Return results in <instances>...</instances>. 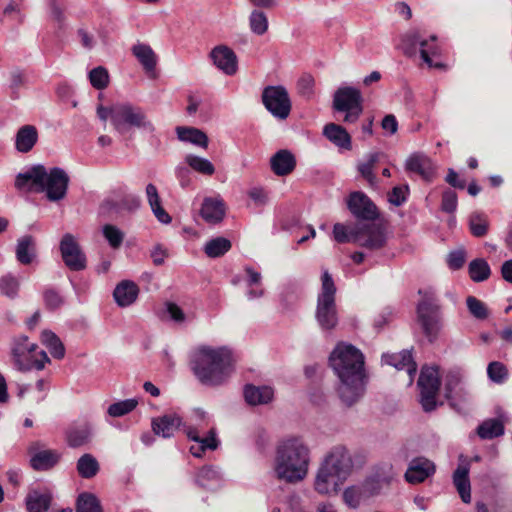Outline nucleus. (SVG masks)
Listing matches in <instances>:
<instances>
[{
	"instance_id": "nucleus-14",
	"label": "nucleus",
	"mask_w": 512,
	"mask_h": 512,
	"mask_svg": "<svg viewBox=\"0 0 512 512\" xmlns=\"http://www.w3.org/2000/svg\"><path fill=\"white\" fill-rule=\"evenodd\" d=\"M347 208L360 221L373 222L380 216L375 203L362 191L350 193L347 199Z\"/></svg>"
},
{
	"instance_id": "nucleus-5",
	"label": "nucleus",
	"mask_w": 512,
	"mask_h": 512,
	"mask_svg": "<svg viewBox=\"0 0 512 512\" xmlns=\"http://www.w3.org/2000/svg\"><path fill=\"white\" fill-rule=\"evenodd\" d=\"M352 468L353 461L347 448L342 445L333 447L318 470L315 490L321 494H336Z\"/></svg>"
},
{
	"instance_id": "nucleus-40",
	"label": "nucleus",
	"mask_w": 512,
	"mask_h": 512,
	"mask_svg": "<svg viewBox=\"0 0 512 512\" xmlns=\"http://www.w3.org/2000/svg\"><path fill=\"white\" fill-rule=\"evenodd\" d=\"M468 225L471 234L477 238L484 237L489 230V222L483 212H472L469 216Z\"/></svg>"
},
{
	"instance_id": "nucleus-18",
	"label": "nucleus",
	"mask_w": 512,
	"mask_h": 512,
	"mask_svg": "<svg viewBox=\"0 0 512 512\" xmlns=\"http://www.w3.org/2000/svg\"><path fill=\"white\" fill-rule=\"evenodd\" d=\"M213 64L227 75H234L237 72V56L235 52L226 45L215 46L210 54Z\"/></svg>"
},
{
	"instance_id": "nucleus-46",
	"label": "nucleus",
	"mask_w": 512,
	"mask_h": 512,
	"mask_svg": "<svg viewBox=\"0 0 512 512\" xmlns=\"http://www.w3.org/2000/svg\"><path fill=\"white\" fill-rule=\"evenodd\" d=\"M460 382L461 376L459 372L450 371L447 373L444 385L445 398L453 408H456L454 391L459 387Z\"/></svg>"
},
{
	"instance_id": "nucleus-38",
	"label": "nucleus",
	"mask_w": 512,
	"mask_h": 512,
	"mask_svg": "<svg viewBox=\"0 0 512 512\" xmlns=\"http://www.w3.org/2000/svg\"><path fill=\"white\" fill-rule=\"evenodd\" d=\"M99 463L91 454L82 455L77 461V472L84 479H91L99 472Z\"/></svg>"
},
{
	"instance_id": "nucleus-33",
	"label": "nucleus",
	"mask_w": 512,
	"mask_h": 512,
	"mask_svg": "<svg viewBox=\"0 0 512 512\" xmlns=\"http://www.w3.org/2000/svg\"><path fill=\"white\" fill-rule=\"evenodd\" d=\"M504 432V424L499 418L486 419L476 429L477 435L483 440L500 437Z\"/></svg>"
},
{
	"instance_id": "nucleus-11",
	"label": "nucleus",
	"mask_w": 512,
	"mask_h": 512,
	"mask_svg": "<svg viewBox=\"0 0 512 512\" xmlns=\"http://www.w3.org/2000/svg\"><path fill=\"white\" fill-rule=\"evenodd\" d=\"M353 244L368 251H378L387 244L386 229L382 224L358 223L357 233L354 234Z\"/></svg>"
},
{
	"instance_id": "nucleus-36",
	"label": "nucleus",
	"mask_w": 512,
	"mask_h": 512,
	"mask_svg": "<svg viewBox=\"0 0 512 512\" xmlns=\"http://www.w3.org/2000/svg\"><path fill=\"white\" fill-rule=\"evenodd\" d=\"M468 274L473 282H484L491 276V268L484 258H476L469 263Z\"/></svg>"
},
{
	"instance_id": "nucleus-22",
	"label": "nucleus",
	"mask_w": 512,
	"mask_h": 512,
	"mask_svg": "<svg viewBox=\"0 0 512 512\" xmlns=\"http://www.w3.org/2000/svg\"><path fill=\"white\" fill-rule=\"evenodd\" d=\"M52 500L53 496L49 490L31 488L25 497L26 509L28 512H48Z\"/></svg>"
},
{
	"instance_id": "nucleus-34",
	"label": "nucleus",
	"mask_w": 512,
	"mask_h": 512,
	"mask_svg": "<svg viewBox=\"0 0 512 512\" xmlns=\"http://www.w3.org/2000/svg\"><path fill=\"white\" fill-rule=\"evenodd\" d=\"M453 483L464 503L471 502V486L469 471L465 467H458L453 473Z\"/></svg>"
},
{
	"instance_id": "nucleus-1",
	"label": "nucleus",
	"mask_w": 512,
	"mask_h": 512,
	"mask_svg": "<svg viewBox=\"0 0 512 512\" xmlns=\"http://www.w3.org/2000/svg\"><path fill=\"white\" fill-rule=\"evenodd\" d=\"M328 362L338 378L336 391L339 399L346 407H352L366 392L368 375L364 354L350 343L339 342L330 353Z\"/></svg>"
},
{
	"instance_id": "nucleus-63",
	"label": "nucleus",
	"mask_w": 512,
	"mask_h": 512,
	"mask_svg": "<svg viewBox=\"0 0 512 512\" xmlns=\"http://www.w3.org/2000/svg\"><path fill=\"white\" fill-rule=\"evenodd\" d=\"M199 444L200 445L198 446V450L200 451H206L207 449L216 450L219 446V440L216 437V431L211 429L206 437H200Z\"/></svg>"
},
{
	"instance_id": "nucleus-8",
	"label": "nucleus",
	"mask_w": 512,
	"mask_h": 512,
	"mask_svg": "<svg viewBox=\"0 0 512 512\" xmlns=\"http://www.w3.org/2000/svg\"><path fill=\"white\" fill-rule=\"evenodd\" d=\"M332 108L336 112L345 113L344 123L357 122L364 110L361 91L352 86L339 87L334 92Z\"/></svg>"
},
{
	"instance_id": "nucleus-23",
	"label": "nucleus",
	"mask_w": 512,
	"mask_h": 512,
	"mask_svg": "<svg viewBox=\"0 0 512 512\" xmlns=\"http://www.w3.org/2000/svg\"><path fill=\"white\" fill-rule=\"evenodd\" d=\"M270 167L275 175L287 176L294 171L296 158L291 151L281 149L270 158Z\"/></svg>"
},
{
	"instance_id": "nucleus-26",
	"label": "nucleus",
	"mask_w": 512,
	"mask_h": 512,
	"mask_svg": "<svg viewBox=\"0 0 512 512\" xmlns=\"http://www.w3.org/2000/svg\"><path fill=\"white\" fill-rule=\"evenodd\" d=\"M382 360L397 370L406 369L408 374L412 376L417 371V364L413 360L412 350L404 349L399 353H384L382 355Z\"/></svg>"
},
{
	"instance_id": "nucleus-6",
	"label": "nucleus",
	"mask_w": 512,
	"mask_h": 512,
	"mask_svg": "<svg viewBox=\"0 0 512 512\" xmlns=\"http://www.w3.org/2000/svg\"><path fill=\"white\" fill-rule=\"evenodd\" d=\"M416 320L428 342H436L443 328V315L439 300L432 293L425 292L418 302Z\"/></svg>"
},
{
	"instance_id": "nucleus-10",
	"label": "nucleus",
	"mask_w": 512,
	"mask_h": 512,
	"mask_svg": "<svg viewBox=\"0 0 512 512\" xmlns=\"http://www.w3.org/2000/svg\"><path fill=\"white\" fill-rule=\"evenodd\" d=\"M417 385L420 389V403L423 410L426 413L434 411L438 406L436 395L441 386L438 367L423 366Z\"/></svg>"
},
{
	"instance_id": "nucleus-30",
	"label": "nucleus",
	"mask_w": 512,
	"mask_h": 512,
	"mask_svg": "<svg viewBox=\"0 0 512 512\" xmlns=\"http://www.w3.org/2000/svg\"><path fill=\"white\" fill-rule=\"evenodd\" d=\"M38 140V131L33 125H24L16 133L15 146L21 153L32 150Z\"/></svg>"
},
{
	"instance_id": "nucleus-52",
	"label": "nucleus",
	"mask_w": 512,
	"mask_h": 512,
	"mask_svg": "<svg viewBox=\"0 0 512 512\" xmlns=\"http://www.w3.org/2000/svg\"><path fill=\"white\" fill-rule=\"evenodd\" d=\"M487 374L491 381L502 384L508 378V370L506 366L498 361H493L488 364Z\"/></svg>"
},
{
	"instance_id": "nucleus-61",
	"label": "nucleus",
	"mask_w": 512,
	"mask_h": 512,
	"mask_svg": "<svg viewBox=\"0 0 512 512\" xmlns=\"http://www.w3.org/2000/svg\"><path fill=\"white\" fill-rule=\"evenodd\" d=\"M362 491L367 496H374L380 493L382 483L377 477H368L362 484Z\"/></svg>"
},
{
	"instance_id": "nucleus-25",
	"label": "nucleus",
	"mask_w": 512,
	"mask_h": 512,
	"mask_svg": "<svg viewBox=\"0 0 512 512\" xmlns=\"http://www.w3.org/2000/svg\"><path fill=\"white\" fill-rule=\"evenodd\" d=\"M244 399L251 406L265 405L274 398V390L270 386L246 384L243 389Z\"/></svg>"
},
{
	"instance_id": "nucleus-9",
	"label": "nucleus",
	"mask_w": 512,
	"mask_h": 512,
	"mask_svg": "<svg viewBox=\"0 0 512 512\" xmlns=\"http://www.w3.org/2000/svg\"><path fill=\"white\" fill-rule=\"evenodd\" d=\"M266 110L278 120H286L291 112L292 103L287 89L282 85H268L261 95Z\"/></svg>"
},
{
	"instance_id": "nucleus-35",
	"label": "nucleus",
	"mask_w": 512,
	"mask_h": 512,
	"mask_svg": "<svg viewBox=\"0 0 512 512\" xmlns=\"http://www.w3.org/2000/svg\"><path fill=\"white\" fill-rule=\"evenodd\" d=\"M231 248V241L225 237L219 236L206 242L204 252L209 258H219L225 255Z\"/></svg>"
},
{
	"instance_id": "nucleus-39",
	"label": "nucleus",
	"mask_w": 512,
	"mask_h": 512,
	"mask_svg": "<svg viewBox=\"0 0 512 512\" xmlns=\"http://www.w3.org/2000/svg\"><path fill=\"white\" fill-rule=\"evenodd\" d=\"M382 153L372 152L367 155L366 162L359 163L357 166L358 172L366 179L370 186H375L377 183L376 176L373 172L375 165L379 162Z\"/></svg>"
},
{
	"instance_id": "nucleus-54",
	"label": "nucleus",
	"mask_w": 512,
	"mask_h": 512,
	"mask_svg": "<svg viewBox=\"0 0 512 512\" xmlns=\"http://www.w3.org/2000/svg\"><path fill=\"white\" fill-rule=\"evenodd\" d=\"M357 233V224L350 229L343 224L336 223L333 227V235L338 243H353L354 234Z\"/></svg>"
},
{
	"instance_id": "nucleus-41",
	"label": "nucleus",
	"mask_w": 512,
	"mask_h": 512,
	"mask_svg": "<svg viewBox=\"0 0 512 512\" xmlns=\"http://www.w3.org/2000/svg\"><path fill=\"white\" fill-rule=\"evenodd\" d=\"M76 512H103V508L96 495L83 492L77 497Z\"/></svg>"
},
{
	"instance_id": "nucleus-49",
	"label": "nucleus",
	"mask_w": 512,
	"mask_h": 512,
	"mask_svg": "<svg viewBox=\"0 0 512 512\" xmlns=\"http://www.w3.org/2000/svg\"><path fill=\"white\" fill-rule=\"evenodd\" d=\"M88 76L91 85L97 90H103L109 84V73L103 66L93 68Z\"/></svg>"
},
{
	"instance_id": "nucleus-44",
	"label": "nucleus",
	"mask_w": 512,
	"mask_h": 512,
	"mask_svg": "<svg viewBox=\"0 0 512 512\" xmlns=\"http://www.w3.org/2000/svg\"><path fill=\"white\" fill-rule=\"evenodd\" d=\"M336 285L328 270H323L321 275V291L317 300H336Z\"/></svg>"
},
{
	"instance_id": "nucleus-20",
	"label": "nucleus",
	"mask_w": 512,
	"mask_h": 512,
	"mask_svg": "<svg viewBox=\"0 0 512 512\" xmlns=\"http://www.w3.org/2000/svg\"><path fill=\"white\" fill-rule=\"evenodd\" d=\"M226 215V204L220 197H205L203 199L200 216L208 224L221 223Z\"/></svg>"
},
{
	"instance_id": "nucleus-45",
	"label": "nucleus",
	"mask_w": 512,
	"mask_h": 512,
	"mask_svg": "<svg viewBox=\"0 0 512 512\" xmlns=\"http://www.w3.org/2000/svg\"><path fill=\"white\" fill-rule=\"evenodd\" d=\"M185 162L193 170H195L196 172L201 173L203 175L210 176V175H213L215 172L214 165L208 159L202 158L200 156L188 154L185 157Z\"/></svg>"
},
{
	"instance_id": "nucleus-3",
	"label": "nucleus",
	"mask_w": 512,
	"mask_h": 512,
	"mask_svg": "<svg viewBox=\"0 0 512 512\" xmlns=\"http://www.w3.org/2000/svg\"><path fill=\"white\" fill-rule=\"evenodd\" d=\"M69 182L64 169L53 167L47 171L44 165L36 164L16 176L15 186L30 192H45L49 201L58 202L66 197Z\"/></svg>"
},
{
	"instance_id": "nucleus-53",
	"label": "nucleus",
	"mask_w": 512,
	"mask_h": 512,
	"mask_svg": "<svg viewBox=\"0 0 512 512\" xmlns=\"http://www.w3.org/2000/svg\"><path fill=\"white\" fill-rule=\"evenodd\" d=\"M457 206V193L451 188L444 189L441 195V211L447 214H453L457 210Z\"/></svg>"
},
{
	"instance_id": "nucleus-7",
	"label": "nucleus",
	"mask_w": 512,
	"mask_h": 512,
	"mask_svg": "<svg viewBox=\"0 0 512 512\" xmlns=\"http://www.w3.org/2000/svg\"><path fill=\"white\" fill-rule=\"evenodd\" d=\"M113 127L121 135H125L132 128L148 133L155 131L154 124L148 119L143 109L130 102L114 103Z\"/></svg>"
},
{
	"instance_id": "nucleus-37",
	"label": "nucleus",
	"mask_w": 512,
	"mask_h": 512,
	"mask_svg": "<svg viewBox=\"0 0 512 512\" xmlns=\"http://www.w3.org/2000/svg\"><path fill=\"white\" fill-rule=\"evenodd\" d=\"M42 343L49 349L55 359H62L65 356V347L60 338L51 330H43L41 333Z\"/></svg>"
},
{
	"instance_id": "nucleus-2",
	"label": "nucleus",
	"mask_w": 512,
	"mask_h": 512,
	"mask_svg": "<svg viewBox=\"0 0 512 512\" xmlns=\"http://www.w3.org/2000/svg\"><path fill=\"white\" fill-rule=\"evenodd\" d=\"M196 379L206 387L225 385L234 372L232 352L226 347H200L190 359Z\"/></svg>"
},
{
	"instance_id": "nucleus-27",
	"label": "nucleus",
	"mask_w": 512,
	"mask_h": 512,
	"mask_svg": "<svg viewBox=\"0 0 512 512\" xmlns=\"http://www.w3.org/2000/svg\"><path fill=\"white\" fill-rule=\"evenodd\" d=\"M138 294L139 288L137 284L130 280L121 281L113 291L114 300L120 307H127L133 304Z\"/></svg>"
},
{
	"instance_id": "nucleus-47",
	"label": "nucleus",
	"mask_w": 512,
	"mask_h": 512,
	"mask_svg": "<svg viewBox=\"0 0 512 512\" xmlns=\"http://www.w3.org/2000/svg\"><path fill=\"white\" fill-rule=\"evenodd\" d=\"M249 26L251 31L256 35H263L268 30V18L263 11L253 10L249 17Z\"/></svg>"
},
{
	"instance_id": "nucleus-62",
	"label": "nucleus",
	"mask_w": 512,
	"mask_h": 512,
	"mask_svg": "<svg viewBox=\"0 0 512 512\" xmlns=\"http://www.w3.org/2000/svg\"><path fill=\"white\" fill-rule=\"evenodd\" d=\"M445 182L452 188L459 190L465 189L467 185V181L460 177V175L453 168H448L447 175L445 176Z\"/></svg>"
},
{
	"instance_id": "nucleus-16",
	"label": "nucleus",
	"mask_w": 512,
	"mask_h": 512,
	"mask_svg": "<svg viewBox=\"0 0 512 512\" xmlns=\"http://www.w3.org/2000/svg\"><path fill=\"white\" fill-rule=\"evenodd\" d=\"M185 427V422L177 413H167L151 420V429L156 436L171 438L175 432Z\"/></svg>"
},
{
	"instance_id": "nucleus-15",
	"label": "nucleus",
	"mask_w": 512,
	"mask_h": 512,
	"mask_svg": "<svg viewBox=\"0 0 512 512\" xmlns=\"http://www.w3.org/2000/svg\"><path fill=\"white\" fill-rule=\"evenodd\" d=\"M40 441L32 442L27 453L30 455V466L35 471H48L54 468L61 459V454L55 450L41 449Z\"/></svg>"
},
{
	"instance_id": "nucleus-56",
	"label": "nucleus",
	"mask_w": 512,
	"mask_h": 512,
	"mask_svg": "<svg viewBox=\"0 0 512 512\" xmlns=\"http://www.w3.org/2000/svg\"><path fill=\"white\" fill-rule=\"evenodd\" d=\"M218 479V472L212 466H203L196 475L195 482L202 488H208L209 482Z\"/></svg>"
},
{
	"instance_id": "nucleus-12",
	"label": "nucleus",
	"mask_w": 512,
	"mask_h": 512,
	"mask_svg": "<svg viewBox=\"0 0 512 512\" xmlns=\"http://www.w3.org/2000/svg\"><path fill=\"white\" fill-rule=\"evenodd\" d=\"M418 46L420 47V57L428 65L432 66L431 55H436L437 47L430 45L427 40L423 39L418 30H410L402 35L399 48L407 57H414L417 54Z\"/></svg>"
},
{
	"instance_id": "nucleus-64",
	"label": "nucleus",
	"mask_w": 512,
	"mask_h": 512,
	"mask_svg": "<svg viewBox=\"0 0 512 512\" xmlns=\"http://www.w3.org/2000/svg\"><path fill=\"white\" fill-rule=\"evenodd\" d=\"M164 313L167 314L169 318L175 322H183L185 320V314L183 310L173 302H167L165 304Z\"/></svg>"
},
{
	"instance_id": "nucleus-42",
	"label": "nucleus",
	"mask_w": 512,
	"mask_h": 512,
	"mask_svg": "<svg viewBox=\"0 0 512 512\" xmlns=\"http://www.w3.org/2000/svg\"><path fill=\"white\" fill-rule=\"evenodd\" d=\"M37 349V344H28V346L22 347L21 342H16L15 346L12 349V355L15 360V364L20 371H30L33 369V366L30 365L32 359H28L27 363L22 361V357L25 356L26 353H32Z\"/></svg>"
},
{
	"instance_id": "nucleus-24",
	"label": "nucleus",
	"mask_w": 512,
	"mask_h": 512,
	"mask_svg": "<svg viewBox=\"0 0 512 512\" xmlns=\"http://www.w3.org/2000/svg\"><path fill=\"white\" fill-rule=\"evenodd\" d=\"M405 169L408 172L418 174L426 181H431L434 176L431 160L420 153H414L406 160Z\"/></svg>"
},
{
	"instance_id": "nucleus-4",
	"label": "nucleus",
	"mask_w": 512,
	"mask_h": 512,
	"mask_svg": "<svg viewBox=\"0 0 512 512\" xmlns=\"http://www.w3.org/2000/svg\"><path fill=\"white\" fill-rule=\"evenodd\" d=\"M310 451L301 438L291 437L282 441L276 451L275 473L278 479L295 483L308 472Z\"/></svg>"
},
{
	"instance_id": "nucleus-17",
	"label": "nucleus",
	"mask_w": 512,
	"mask_h": 512,
	"mask_svg": "<svg viewBox=\"0 0 512 512\" xmlns=\"http://www.w3.org/2000/svg\"><path fill=\"white\" fill-rule=\"evenodd\" d=\"M315 318L323 331L334 330L339 322L336 300H317Z\"/></svg>"
},
{
	"instance_id": "nucleus-58",
	"label": "nucleus",
	"mask_w": 512,
	"mask_h": 512,
	"mask_svg": "<svg viewBox=\"0 0 512 512\" xmlns=\"http://www.w3.org/2000/svg\"><path fill=\"white\" fill-rule=\"evenodd\" d=\"M467 253L464 248L451 251L447 256V265L451 270H460L466 262Z\"/></svg>"
},
{
	"instance_id": "nucleus-21",
	"label": "nucleus",
	"mask_w": 512,
	"mask_h": 512,
	"mask_svg": "<svg viewBox=\"0 0 512 512\" xmlns=\"http://www.w3.org/2000/svg\"><path fill=\"white\" fill-rule=\"evenodd\" d=\"M16 260L21 265H30L38 257L37 241L33 235L27 234L17 239L15 247Z\"/></svg>"
},
{
	"instance_id": "nucleus-60",
	"label": "nucleus",
	"mask_w": 512,
	"mask_h": 512,
	"mask_svg": "<svg viewBox=\"0 0 512 512\" xmlns=\"http://www.w3.org/2000/svg\"><path fill=\"white\" fill-rule=\"evenodd\" d=\"M408 192V185H405L403 187L395 186L388 194V201L395 206H401L403 203L406 202Z\"/></svg>"
},
{
	"instance_id": "nucleus-55",
	"label": "nucleus",
	"mask_w": 512,
	"mask_h": 512,
	"mask_svg": "<svg viewBox=\"0 0 512 512\" xmlns=\"http://www.w3.org/2000/svg\"><path fill=\"white\" fill-rule=\"evenodd\" d=\"M26 78L24 73L19 69H14L10 72L9 96L13 100L19 98V89L24 86Z\"/></svg>"
},
{
	"instance_id": "nucleus-59",
	"label": "nucleus",
	"mask_w": 512,
	"mask_h": 512,
	"mask_svg": "<svg viewBox=\"0 0 512 512\" xmlns=\"http://www.w3.org/2000/svg\"><path fill=\"white\" fill-rule=\"evenodd\" d=\"M362 494H364L362 488L348 487L343 492V500L349 507L357 508Z\"/></svg>"
},
{
	"instance_id": "nucleus-50",
	"label": "nucleus",
	"mask_w": 512,
	"mask_h": 512,
	"mask_svg": "<svg viewBox=\"0 0 512 512\" xmlns=\"http://www.w3.org/2000/svg\"><path fill=\"white\" fill-rule=\"evenodd\" d=\"M102 233L113 249H118L122 245L124 240V233L115 225H104L102 228Z\"/></svg>"
},
{
	"instance_id": "nucleus-57",
	"label": "nucleus",
	"mask_w": 512,
	"mask_h": 512,
	"mask_svg": "<svg viewBox=\"0 0 512 512\" xmlns=\"http://www.w3.org/2000/svg\"><path fill=\"white\" fill-rule=\"evenodd\" d=\"M43 299L45 307L51 311L58 309L64 303L63 297L54 288H47L43 292Z\"/></svg>"
},
{
	"instance_id": "nucleus-13",
	"label": "nucleus",
	"mask_w": 512,
	"mask_h": 512,
	"mask_svg": "<svg viewBox=\"0 0 512 512\" xmlns=\"http://www.w3.org/2000/svg\"><path fill=\"white\" fill-rule=\"evenodd\" d=\"M59 249L62 260L69 270L82 271L86 269V255L72 234L66 233L63 235Z\"/></svg>"
},
{
	"instance_id": "nucleus-31",
	"label": "nucleus",
	"mask_w": 512,
	"mask_h": 512,
	"mask_svg": "<svg viewBox=\"0 0 512 512\" xmlns=\"http://www.w3.org/2000/svg\"><path fill=\"white\" fill-rule=\"evenodd\" d=\"M131 51L147 73L155 70L157 56L148 44L137 43L133 45Z\"/></svg>"
},
{
	"instance_id": "nucleus-48",
	"label": "nucleus",
	"mask_w": 512,
	"mask_h": 512,
	"mask_svg": "<svg viewBox=\"0 0 512 512\" xmlns=\"http://www.w3.org/2000/svg\"><path fill=\"white\" fill-rule=\"evenodd\" d=\"M466 305L469 313L478 320H485L489 316V311L484 302L475 296H468L466 298Z\"/></svg>"
},
{
	"instance_id": "nucleus-43",
	"label": "nucleus",
	"mask_w": 512,
	"mask_h": 512,
	"mask_svg": "<svg viewBox=\"0 0 512 512\" xmlns=\"http://www.w3.org/2000/svg\"><path fill=\"white\" fill-rule=\"evenodd\" d=\"M20 282L17 277L11 273H7L0 277V294L15 299L18 296Z\"/></svg>"
},
{
	"instance_id": "nucleus-29",
	"label": "nucleus",
	"mask_w": 512,
	"mask_h": 512,
	"mask_svg": "<svg viewBox=\"0 0 512 512\" xmlns=\"http://www.w3.org/2000/svg\"><path fill=\"white\" fill-rule=\"evenodd\" d=\"M91 436L92 427L87 422L72 426L66 431L67 444L71 448H78L89 443Z\"/></svg>"
},
{
	"instance_id": "nucleus-19",
	"label": "nucleus",
	"mask_w": 512,
	"mask_h": 512,
	"mask_svg": "<svg viewBox=\"0 0 512 512\" xmlns=\"http://www.w3.org/2000/svg\"><path fill=\"white\" fill-rule=\"evenodd\" d=\"M435 473V465L425 457H416L412 459L405 472V480L411 484L424 482L428 477Z\"/></svg>"
},
{
	"instance_id": "nucleus-51",
	"label": "nucleus",
	"mask_w": 512,
	"mask_h": 512,
	"mask_svg": "<svg viewBox=\"0 0 512 512\" xmlns=\"http://www.w3.org/2000/svg\"><path fill=\"white\" fill-rule=\"evenodd\" d=\"M138 402L136 399H126L119 402H115L108 407V414L112 417H121L132 410H134L137 406Z\"/></svg>"
},
{
	"instance_id": "nucleus-32",
	"label": "nucleus",
	"mask_w": 512,
	"mask_h": 512,
	"mask_svg": "<svg viewBox=\"0 0 512 512\" xmlns=\"http://www.w3.org/2000/svg\"><path fill=\"white\" fill-rule=\"evenodd\" d=\"M177 137L182 142H189L196 146L207 148L209 139L205 132L195 127H176Z\"/></svg>"
},
{
	"instance_id": "nucleus-28",
	"label": "nucleus",
	"mask_w": 512,
	"mask_h": 512,
	"mask_svg": "<svg viewBox=\"0 0 512 512\" xmlns=\"http://www.w3.org/2000/svg\"><path fill=\"white\" fill-rule=\"evenodd\" d=\"M323 135L339 148L351 150L352 140L347 130L336 123H328L323 128Z\"/></svg>"
}]
</instances>
